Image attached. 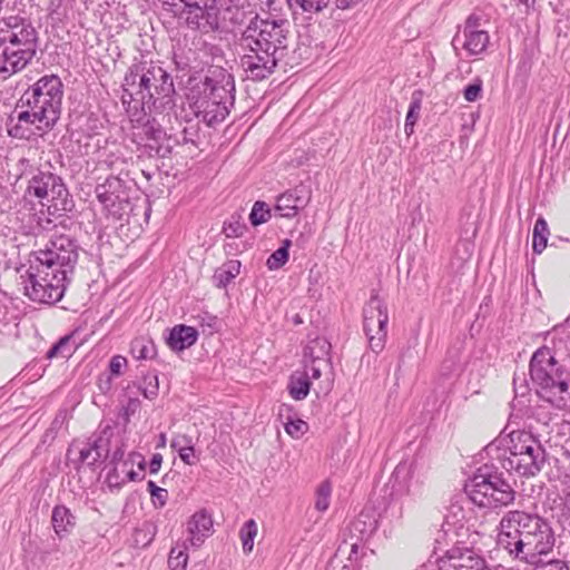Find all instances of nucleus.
<instances>
[{"label":"nucleus","instance_id":"obj_6","mask_svg":"<svg viewBox=\"0 0 570 570\" xmlns=\"http://www.w3.org/2000/svg\"><path fill=\"white\" fill-rule=\"evenodd\" d=\"M504 444L501 465L521 476H533L546 463V451L538 439L528 431H512L501 440Z\"/></svg>","mask_w":570,"mask_h":570},{"label":"nucleus","instance_id":"obj_29","mask_svg":"<svg viewBox=\"0 0 570 570\" xmlns=\"http://www.w3.org/2000/svg\"><path fill=\"white\" fill-rule=\"evenodd\" d=\"M292 245L291 239H284L282 246L269 255L266 266L269 271H276L283 267L288 261V249Z\"/></svg>","mask_w":570,"mask_h":570},{"label":"nucleus","instance_id":"obj_18","mask_svg":"<svg viewBox=\"0 0 570 570\" xmlns=\"http://www.w3.org/2000/svg\"><path fill=\"white\" fill-rule=\"evenodd\" d=\"M489 35L485 30H472L471 27H464L462 35L456 33L452 40L454 50L465 49L469 55H479L483 52L489 45Z\"/></svg>","mask_w":570,"mask_h":570},{"label":"nucleus","instance_id":"obj_47","mask_svg":"<svg viewBox=\"0 0 570 570\" xmlns=\"http://www.w3.org/2000/svg\"><path fill=\"white\" fill-rule=\"evenodd\" d=\"M107 482L110 488L117 489H120L126 483V479L124 476H120V471L117 465H115V468L110 472H108Z\"/></svg>","mask_w":570,"mask_h":570},{"label":"nucleus","instance_id":"obj_38","mask_svg":"<svg viewBox=\"0 0 570 570\" xmlns=\"http://www.w3.org/2000/svg\"><path fill=\"white\" fill-rule=\"evenodd\" d=\"M246 230V225L240 222V216H232L224 225V233L227 237H239Z\"/></svg>","mask_w":570,"mask_h":570},{"label":"nucleus","instance_id":"obj_22","mask_svg":"<svg viewBox=\"0 0 570 570\" xmlns=\"http://www.w3.org/2000/svg\"><path fill=\"white\" fill-rule=\"evenodd\" d=\"M51 524L55 533L60 538L67 537L76 525V517L65 505H56L52 509Z\"/></svg>","mask_w":570,"mask_h":570},{"label":"nucleus","instance_id":"obj_20","mask_svg":"<svg viewBox=\"0 0 570 570\" xmlns=\"http://www.w3.org/2000/svg\"><path fill=\"white\" fill-rule=\"evenodd\" d=\"M389 314L384 302L372 295L363 308V330L371 331V327H387Z\"/></svg>","mask_w":570,"mask_h":570},{"label":"nucleus","instance_id":"obj_24","mask_svg":"<svg viewBox=\"0 0 570 570\" xmlns=\"http://www.w3.org/2000/svg\"><path fill=\"white\" fill-rule=\"evenodd\" d=\"M289 9L296 12L301 10L304 13H320L328 7L331 0H285Z\"/></svg>","mask_w":570,"mask_h":570},{"label":"nucleus","instance_id":"obj_28","mask_svg":"<svg viewBox=\"0 0 570 570\" xmlns=\"http://www.w3.org/2000/svg\"><path fill=\"white\" fill-rule=\"evenodd\" d=\"M309 387L311 382L308 373L302 374L299 376H292L288 385L291 396L297 401L304 400L308 395Z\"/></svg>","mask_w":570,"mask_h":570},{"label":"nucleus","instance_id":"obj_17","mask_svg":"<svg viewBox=\"0 0 570 570\" xmlns=\"http://www.w3.org/2000/svg\"><path fill=\"white\" fill-rule=\"evenodd\" d=\"M377 519L373 512L362 511L347 527L351 539V551L356 552L358 543L367 540L377 529Z\"/></svg>","mask_w":570,"mask_h":570},{"label":"nucleus","instance_id":"obj_56","mask_svg":"<svg viewBox=\"0 0 570 570\" xmlns=\"http://www.w3.org/2000/svg\"><path fill=\"white\" fill-rule=\"evenodd\" d=\"M135 454H138L137 452L129 453L128 458L122 462L124 466H132L134 464H137L138 459L134 458Z\"/></svg>","mask_w":570,"mask_h":570},{"label":"nucleus","instance_id":"obj_31","mask_svg":"<svg viewBox=\"0 0 570 570\" xmlns=\"http://www.w3.org/2000/svg\"><path fill=\"white\" fill-rule=\"evenodd\" d=\"M257 535V524L255 520L250 519L244 523L239 531V537L245 553H249L254 548V539Z\"/></svg>","mask_w":570,"mask_h":570},{"label":"nucleus","instance_id":"obj_23","mask_svg":"<svg viewBox=\"0 0 570 570\" xmlns=\"http://www.w3.org/2000/svg\"><path fill=\"white\" fill-rule=\"evenodd\" d=\"M240 272L239 261H229L215 271L213 276L217 287H226Z\"/></svg>","mask_w":570,"mask_h":570},{"label":"nucleus","instance_id":"obj_61","mask_svg":"<svg viewBox=\"0 0 570 570\" xmlns=\"http://www.w3.org/2000/svg\"><path fill=\"white\" fill-rule=\"evenodd\" d=\"M122 104H130L134 99H129V95L125 91V83L122 85V96H121Z\"/></svg>","mask_w":570,"mask_h":570},{"label":"nucleus","instance_id":"obj_26","mask_svg":"<svg viewBox=\"0 0 570 570\" xmlns=\"http://www.w3.org/2000/svg\"><path fill=\"white\" fill-rule=\"evenodd\" d=\"M549 234L550 232L546 219L539 217L535 220L532 234V249L535 254H541L547 247Z\"/></svg>","mask_w":570,"mask_h":570},{"label":"nucleus","instance_id":"obj_16","mask_svg":"<svg viewBox=\"0 0 570 570\" xmlns=\"http://www.w3.org/2000/svg\"><path fill=\"white\" fill-rule=\"evenodd\" d=\"M311 196L303 186L289 189L277 197L274 210L278 216L293 218L307 206Z\"/></svg>","mask_w":570,"mask_h":570},{"label":"nucleus","instance_id":"obj_58","mask_svg":"<svg viewBox=\"0 0 570 570\" xmlns=\"http://www.w3.org/2000/svg\"><path fill=\"white\" fill-rule=\"evenodd\" d=\"M124 478L126 479V482L140 480L139 474L135 472L131 468L128 470L127 475Z\"/></svg>","mask_w":570,"mask_h":570},{"label":"nucleus","instance_id":"obj_52","mask_svg":"<svg viewBox=\"0 0 570 570\" xmlns=\"http://www.w3.org/2000/svg\"><path fill=\"white\" fill-rule=\"evenodd\" d=\"M515 4L522 8V11L529 12L531 8H533L535 0H514Z\"/></svg>","mask_w":570,"mask_h":570},{"label":"nucleus","instance_id":"obj_43","mask_svg":"<svg viewBox=\"0 0 570 570\" xmlns=\"http://www.w3.org/2000/svg\"><path fill=\"white\" fill-rule=\"evenodd\" d=\"M127 366V358L121 355H115L109 362V372L111 376H119L122 368Z\"/></svg>","mask_w":570,"mask_h":570},{"label":"nucleus","instance_id":"obj_1","mask_svg":"<svg viewBox=\"0 0 570 570\" xmlns=\"http://www.w3.org/2000/svg\"><path fill=\"white\" fill-rule=\"evenodd\" d=\"M289 40L291 26L286 19L254 17L237 41L247 79L262 81L273 75L288 53Z\"/></svg>","mask_w":570,"mask_h":570},{"label":"nucleus","instance_id":"obj_11","mask_svg":"<svg viewBox=\"0 0 570 570\" xmlns=\"http://www.w3.org/2000/svg\"><path fill=\"white\" fill-rule=\"evenodd\" d=\"M27 193L39 198L42 206H47L48 215L60 217L62 213L73 208V200L62 179L50 171L38 170L30 178Z\"/></svg>","mask_w":570,"mask_h":570},{"label":"nucleus","instance_id":"obj_50","mask_svg":"<svg viewBox=\"0 0 570 570\" xmlns=\"http://www.w3.org/2000/svg\"><path fill=\"white\" fill-rule=\"evenodd\" d=\"M197 134V131L194 129V127H185L180 132V140L181 144H195L194 136Z\"/></svg>","mask_w":570,"mask_h":570},{"label":"nucleus","instance_id":"obj_4","mask_svg":"<svg viewBox=\"0 0 570 570\" xmlns=\"http://www.w3.org/2000/svg\"><path fill=\"white\" fill-rule=\"evenodd\" d=\"M234 77L220 67L210 68L200 85L189 96L197 118L208 126L222 122L229 115L235 97Z\"/></svg>","mask_w":570,"mask_h":570},{"label":"nucleus","instance_id":"obj_63","mask_svg":"<svg viewBox=\"0 0 570 570\" xmlns=\"http://www.w3.org/2000/svg\"><path fill=\"white\" fill-rule=\"evenodd\" d=\"M413 128H414V126H407V122L405 121L404 130H405V134H406L407 136H410L411 134H413Z\"/></svg>","mask_w":570,"mask_h":570},{"label":"nucleus","instance_id":"obj_39","mask_svg":"<svg viewBox=\"0 0 570 570\" xmlns=\"http://www.w3.org/2000/svg\"><path fill=\"white\" fill-rule=\"evenodd\" d=\"M331 485L328 482H323L317 489L315 508L318 511L327 510L330 505Z\"/></svg>","mask_w":570,"mask_h":570},{"label":"nucleus","instance_id":"obj_62","mask_svg":"<svg viewBox=\"0 0 570 570\" xmlns=\"http://www.w3.org/2000/svg\"><path fill=\"white\" fill-rule=\"evenodd\" d=\"M117 466L119 468L120 476H122V474H124V476H126V475H127V472H128V470H129V469H128L129 466H124V465H122V462H120Z\"/></svg>","mask_w":570,"mask_h":570},{"label":"nucleus","instance_id":"obj_51","mask_svg":"<svg viewBox=\"0 0 570 570\" xmlns=\"http://www.w3.org/2000/svg\"><path fill=\"white\" fill-rule=\"evenodd\" d=\"M163 462V455L160 453H155L149 462V472L151 474L158 473L160 470Z\"/></svg>","mask_w":570,"mask_h":570},{"label":"nucleus","instance_id":"obj_25","mask_svg":"<svg viewBox=\"0 0 570 570\" xmlns=\"http://www.w3.org/2000/svg\"><path fill=\"white\" fill-rule=\"evenodd\" d=\"M131 353L137 360H151L157 355L153 340L138 337L131 342Z\"/></svg>","mask_w":570,"mask_h":570},{"label":"nucleus","instance_id":"obj_34","mask_svg":"<svg viewBox=\"0 0 570 570\" xmlns=\"http://www.w3.org/2000/svg\"><path fill=\"white\" fill-rule=\"evenodd\" d=\"M126 446L127 445H126L124 438L114 432L111 451H110L111 454L109 453L111 464L118 465L120 462L125 461L124 456H125Z\"/></svg>","mask_w":570,"mask_h":570},{"label":"nucleus","instance_id":"obj_60","mask_svg":"<svg viewBox=\"0 0 570 570\" xmlns=\"http://www.w3.org/2000/svg\"><path fill=\"white\" fill-rule=\"evenodd\" d=\"M134 458H137V465L140 470H145L146 468V461L145 458L141 454H135Z\"/></svg>","mask_w":570,"mask_h":570},{"label":"nucleus","instance_id":"obj_57","mask_svg":"<svg viewBox=\"0 0 570 570\" xmlns=\"http://www.w3.org/2000/svg\"><path fill=\"white\" fill-rule=\"evenodd\" d=\"M311 374H308L309 379L317 380L321 377V368L312 365L309 368Z\"/></svg>","mask_w":570,"mask_h":570},{"label":"nucleus","instance_id":"obj_33","mask_svg":"<svg viewBox=\"0 0 570 570\" xmlns=\"http://www.w3.org/2000/svg\"><path fill=\"white\" fill-rule=\"evenodd\" d=\"M271 217V209L266 203L257 200L254 203L252 212L249 214V220L253 226H258L266 223Z\"/></svg>","mask_w":570,"mask_h":570},{"label":"nucleus","instance_id":"obj_49","mask_svg":"<svg viewBox=\"0 0 570 570\" xmlns=\"http://www.w3.org/2000/svg\"><path fill=\"white\" fill-rule=\"evenodd\" d=\"M148 384L149 386L142 390V394L146 399L153 400L158 393V377L156 375L153 376Z\"/></svg>","mask_w":570,"mask_h":570},{"label":"nucleus","instance_id":"obj_48","mask_svg":"<svg viewBox=\"0 0 570 570\" xmlns=\"http://www.w3.org/2000/svg\"><path fill=\"white\" fill-rule=\"evenodd\" d=\"M23 124L28 125L27 122H17L16 125L8 128L9 136L18 139H23L29 136V130L23 126Z\"/></svg>","mask_w":570,"mask_h":570},{"label":"nucleus","instance_id":"obj_27","mask_svg":"<svg viewBox=\"0 0 570 570\" xmlns=\"http://www.w3.org/2000/svg\"><path fill=\"white\" fill-rule=\"evenodd\" d=\"M157 532V527L153 522L146 521L140 527L135 529L132 534L134 544L137 548H146L149 546Z\"/></svg>","mask_w":570,"mask_h":570},{"label":"nucleus","instance_id":"obj_32","mask_svg":"<svg viewBox=\"0 0 570 570\" xmlns=\"http://www.w3.org/2000/svg\"><path fill=\"white\" fill-rule=\"evenodd\" d=\"M187 541L184 542L183 548L176 547L170 550L168 557V566L171 570H185L188 561Z\"/></svg>","mask_w":570,"mask_h":570},{"label":"nucleus","instance_id":"obj_36","mask_svg":"<svg viewBox=\"0 0 570 570\" xmlns=\"http://www.w3.org/2000/svg\"><path fill=\"white\" fill-rule=\"evenodd\" d=\"M71 335L62 336L51 348L47 352V358H53L56 356H68L71 354L70 348Z\"/></svg>","mask_w":570,"mask_h":570},{"label":"nucleus","instance_id":"obj_45","mask_svg":"<svg viewBox=\"0 0 570 570\" xmlns=\"http://www.w3.org/2000/svg\"><path fill=\"white\" fill-rule=\"evenodd\" d=\"M306 423L302 420L289 421L285 424V431L293 438H298L304 433Z\"/></svg>","mask_w":570,"mask_h":570},{"label":"nucleus","instance_id":"obj_30","mask_svg":"<svg viewBox=\"0 0 570 570\" xmlns=\"http://www.w3.org/2000/svg\"><path fill=\"white\" fill-rule=\"evenodd\" d=\"M364 333L367 337L370 348L375 354L381 353L385 346L387 327H371V331H364Z\"/></svg>","mask_w":570,"mask_h":570},{"label":"nucleus","instance_id":"obj_53","mask_svg":"<svg viewBox=\"0 0 570 570\" xmlns=\"http://www.w3.org/2000/svg\"><path fill=\"white\" fill-rule=\"evenodd\" d=\"M207 325L210 330H215L217 325V317L212 315H206L203 318L202 326Z\"/></svg>","mask_w":570,"mask_h":570},{"label":"nucleus","instance_id":"obj_55","mask_svg":"<svg viewBox=\"0 0 570 570\" xmlns=\"http://www.w3.org/2000/svg\"><path fill=\"white\" fill-rule=\"evenodd\" d=\"M479 20H480V19H479L478 17H475V16H470V17L466 19V21H465V26H464V27H469V26H470L472 30H480V29H479V26H480Z\"/></svg>","mask_w":570,"mask_h":570},{"label":"nucleus","instance_id":"obj_46","mask_svg":"<svg viewBox=\"0 0 570 570\" xmlns=\"http://www.w3.org/2000/svg\"><path fill=\"white\" fill-rule=\"evenodd\" d=\"M420 110H421V101L419 99H413L410 104V108L407 110L406 118H405L407 126L415 125V122L419 118Z\"/></svg>","mask_w":570,"mask_h":570},{"label":"nucleus","instance_id":"obj_37","mask_svg":"<svg viewBox=\"0 0 570 570\" xmlns=\"http://www.w3.org/2000/svg\"><path fill=\"white\" fill-rule=\"evenodd\" d=\"M331 344L325 338H316L306 347V354L308 353L313 358V363L320 360L322 355H327Z\"/></svg>","mask_w":570,"mask_h":570},{"label":"nucleus","instance_id":"obj_54","mask_svg":"<svg viewBox=\"0 0 570 570\" xmlns=\"http://www.w3.org/2000/svg\"><path fill=\"white\" fill-rule=\"evenodd\" d=\"M111 386V379L110 376H107L105 380L102 377L99 379V389L101 392L106 393L110 390Z\"/></svg>","mask_w":570,"mask_h":570},{"label":"nucleus","instance_id":"obj_35","mask_svg":"<svg viewBox=\"0 0 570 570\" xmlns=\"http://www.w3.org/2000/svg\"><path fill=\"white\" fill-rule=\"evenodd\" d=\"M181 441H186L187 443H190V440H187L186 436H181V438L174 439L171 441V448L178 450L179 458L181 459V461L184 463L189 464V465L195 464V461L191 460V458L194 456V452H195L194 446L190 444L183 445Z\"/></svg>","mask_w":570,"mask_h":570},{"label":"nucleus","instance_id":"obj_12","mask_svg":"<svg viewBox=\"0 0 570 570\" xmlns=\"http://www.w3.org/2000/svg\"><path fill=\"white\" fill-rule=\"evenodd\" d=\"M112 436L114 430L106 426L94 439L73 441L67 451V458L73 463L76 470L82 465L95 466L101 459L109 458Z\"/></svg>","mask_w":570,"mask_h":570},{"label":"nucleus","instance_id":"obj_59","mask_svg":"<svg viewBox=\"0 0 570 570\" xmlns=\"http://www.w3.org/2000/svg\"><path fill=\"white\" fill-rule=\"evenodd\" d=\"M138 405L136 400H130L128 406L126 407V415H129V412H134Z\"/></svg>","mask_w":570,"mask_h":570},{"label":"nucleus","instance_id":"obj_15","mask_svg":"<svg viewBox=\"0 0 570 570\" xmlns=\"http://www.w3.org/2000/svg\"><path fill=\"white\" fill-rule=\"evenodd\" d=\"M129 187L116 176H109L96 186L95 193L99 203L112 216L120 217L129 205Z\"/></svg>","mask_w":570,"mask_h":570},{"label":"nucleus","instance_id":"obj_21","mask_svg":"<svg viewBox=\"0 0 570 570\" xmlns=\"http://www.w3.org/2000/svg\"><path fill=\"white\" fill-rule=\"evenodd\" d=\"M197 337L198 332L195 327L179 324L169 331L166 343L173 351H184L193 346Z\"/></svg>","mask_w":570,"mask_h":570},{"label":"nucleus","instance_id":"obj_19","mask_svg":"<svg viewBox=\"0 0 570 570\" xmlns=\"http://www.w3.org/2000/svg\"><path fill=\"white\" fill-rule=\"evenodd\" d=\"M187 531L189 533L187 542L191 547H200L213 532L212 517L205 510L194 513L187 522Z\"/></svg>","mask_w":570,"mask_h":570},{"label":"nucleus","instance_id":"obj_13","mask_svg":"<svg viewBox=\"0 0 570 570\" xmlns=\"http://www.w3.org/2000/svg\"><path fill=\"white\" fill-rule=\"evenodd\" d=\"M36 262L47 268H59L72 272L78 261V245L67 235L52 237L45 249L35 253Z\"/></svg>","mask_w":570,"mask_h":570},{"label":"nucleus","instance_id":"obj_5","mask_svg":"<svg viewBox=\"0 0 570 570\" xmlns=\"http://www.w3.org/2000/svg\"><path fill=\"white\" fill-rule=\"evenodd\" d=\"M63 85L56 75L43 76L28 88L17 107H27L18 114L19 122H27L38 130L48 131L60 118Z\"/></svg>","mask_w":570,"mask_h":570},{"label":"nucleus","instance_id":"obj_2","mask_svg":"<svg viewBox=\"0 0 570 570\" xmlns=\"http://www.w3.org/2000/svg\"><path fill=\"white\" fill-rule=\"evenodd\" d=\"M498 544L513 559L539 564L552 552L556 535L550 523L537 513L510 510L499 522Z\"/></svg>","mask_w":570,"mask_h":570},{"label":"nucleus","instance_id":"obj_40","mask_svg":"<svg viewBox=\"0 0 570 570\" xmlns=\"http://www.w3.org/2000/svg\"><path fill=\"white\" fill-rule=\"evenodd\" d=\"M147 489L151 495L154 504L163 508L168 499L167 490L159 488L154 481H148Z\"/></svg>","mask_w":570,"mask_h":570},{"label":"nucleus","instance_id":"obj_10","mask_svg":"<svg viewBox=\"0 0 570 570\" xmlns=\"http://www.w3.org/2000/svg\"><path fill=\"white\" fill-rule=\"evenodd\" d=\"M66 279L67 269L47 268L35 261L27 271L24 294L33 302L53 304L62 298Z\"/></svg>","mask_w":570,"mask_h":570},{"label":"nucleus","instance_id":"obj_3","mask_svg":"<svg viewBox=\"0 0 570 570\" xmlns=\"http://www.w3.org/2000/svg\"><path fill=\"white\" fill-rule=\"evenodd\" d=\"M530 377L539 399L553 409H570V370L547 346L538 348L529 363Z\"/></svg>","mask_w":570,"mask_h":570},{"label":"nucleus","instance_id":"obj_64","mask_svg":"<svg viewBox=\"0 0 570 570\" xmlns=\"http://www.w3.org/2000/svg\"><path fill=\"white\" fill-rule=\"evenodd\" d=\"M566 485H567L566 492H570V475L566 476Z\"/></svg>","mask_w":570,"mask_h":570},{"label":"nucleus","instance_id":"obj_44","mask_svg":"<svg viewBox=\"0 0 570 570\" xmlns=\"http://www.w3.org/2000/svg\"><path fill=\"white\" fill-rule=\"evenodd\" d=\"M535 570H569L567 563L560 559H553L549 561H544L542 559L539 564H534Z\"/></svg>","mask_w":570,"mask_h":570},{"label":"nucleus","instance_id":"obj_9","mask_svg":"<svg viewBox=\"0 0 570 570\" xmlns=\"http://www.w3.org/2000/svg\"><path fill=\"white\" fill-rule=\"evenodd\" d=\"M165 11L178 19L191 31L213 33L220 27V8L217 0H159Z\"/></svg>","mask_w":570,"mask_h":570},{"label":"nucleus","instance_id":"obj_7","mask_svg":"<svg viewBox=\"0 0 570 570\" xmlns=\"http://www.w3.org/2000/svg\"><path fill=\"white\" fill-rule=\"evenodd\" d=\"M125 91L129 99H139L142 105L169 97L174 91L171 76L159 65L142 61L132 65L125 76Z\"/></svg>","mask_w":570,"mask_h":570},{"label":"nucleus","instance_id":"obj_8","mask_svg":"<svg viewBox=\"0 0 570 570\" xmlns=\"http://www.w3.org/2000/svg\"><path fill=\"white\" fill-rule=\"evenodd\" d=\"M465 493L470 500L482 508H501L512 504L517 492L502 476L488 465L480 468L465 484Z\"/></svg>","mask_w":570,"mask_h":570},{"label":"nucleus","instance_id":"obj_42","mask_svg":"<svg viewBox=\"0 0 570 570\" xmlns=\"http://www.w3.org/2000/svg\"><path fill=\"white\" fill-rule=\"evenodd\" d=\"M482 80L476 78L472 83L468 85L463 90V97L466 101L473 102L481 98Z\"/></svg>","mask_w":570,"mask_h":570},{"label":"nucleus","instance_id":"obj_14","mask_svg":"<svg viewBox=\"0 0 570 570\" xmlns=\"http://www.w3.org/2000/svg\"><path fill=\"white\" fill-rule=\"evenodd\" d=\"M438 570H498L474 548L455 544L438 559Z\"/></svg>","mask_w":570,"mask_h":570},{"label":"nucleus","instance_id":"obj_41","mask_svg":"<svg viewBox=\"0 0 570 570\" xmlns=\"http://www.w3.org/2000/svg\"><path fill=\"white\" fill-rule=\"evenodd\" d=\"M558 522L564 530L570 531V492H566L560 505Z\"/></svg>","mask_w":570,"mask_h":570}]
</instances>
